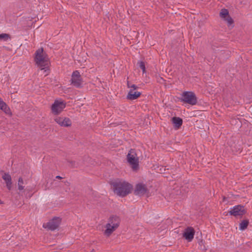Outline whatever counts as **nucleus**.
<instances>
[{
    "label": "nucleus",
    "instance_id": "1",
    "mask_svg": "<svg viewBox=\"0 0 252 252\" xmlns=\"http://www.w3.org/2000/svg\"><path fill=\"white\" fill-rule=\"evenodd\" d=\"M112 188L115 194L125 197L130 192L132 186L123 180H116L111 183Z\"/></svg>",
    "mask_w": 252,
    "mask_h": 252
},
{
    "label": "nucleus",
    "instance_id": "2",
    "mask_svg": "<svg viewBox=\"0 0 252 252\" xmlns=\"http://www.w3.org/2000/svg\"><path fill=\"white\" fill-rule=\"evenodd\" d=\"M120 218L116 215H112L108 220V222L105 225L106 229L104 234L109 237L120 226L121 223Z\"/></svg>",
    "mask_w": 252,
    "mask_h": 252
},
{
    "label": "nucleus",
    "instance_id": "3",
    "mask_svg": "<svg viewBox=\"0 0 252 252\" xmlns=\"http://www.w3.org/2000/svg\"><path fill=\"white\" fill-rule=\"evenodd\" d=\"M35 55L34 60L36 64L41 67V70L45 69V66L48 63V58L46 53L44 52L43 48H41L38 49Z\"/></svg>",
    "mask_w": 252,
    "mask_h": 252
},
{
    "label": "nucleus",
    "instance_id": "4",
    "mask_svg": "<svg viewBox=\"0 0 252 252\" xmlns=\"http://www.w3.org/2000/svg\"><path fill=\"white\" fill-rule=\"evenodd\" d=\"M127 160L133 171L139 168V158L134 149H131L127 155Z\"/></svg>",
    "mask_w": 252,
    "mask_h": 252
},
{
    "label": "nucleus",
    "instance_id": "5",
    "mask_svg": "<svg viewBox=\"0 0 252 252\" xmlns=\"http://www.w3.org/2000/svg\"><path fill=\"white\" fill-rule=\"evenodd\" d=\"M182 97L180 99L181 101L185 103L191 105H195L197 102V99L195 94L192 92H184L182 94Z\"/></svg>",
    "mask_w": 252,
    "mask_h": 252
},
{
    "label": "nucleus",
    "instance_id": "6",
    "mask_svg": "<svg viewBox=\"0 0 252 252\" xmlns=\"http://www.w3.org/2000/svg\"><path fill=\"white\" fill-rule=\"evenodd\" d=\"M61 222V219L59 217H54L49 222L44 223L43 227L48 230L53 231L56 229Z\"/></svg>",
    "mask_w": 252,
    "mask_h": 252
},
{
    "label": "nucleus",
    "instance_id": "7",
    "mask_svg": "<svg viewBox=\"0 0 252 252\" xmlns=\"http://www.w3.org/2000/svg\"><path fill=\"white\" fill-rule=\"evenodd\" d=\"M71 84L76 88H80L82 84V79L78 70L74 71L71 75Z\"/></svg>",
    "mask_w": 252,
    "mask_h": 252
},
{
    "label": "nucleus",
    "instance_id": "8",
    "mask_svg": "<svg viewBox=\"0 0 252 252\" xmlns=\"http://www.w3.org/2000/svg\"><path fill=\"white\" fill-rule=\"evenodd\" d=\"M65 107V103L63 101L55 100L51 106V111L53 114L58 115Z\"/></svg>",
    "mask_w": 252,
    "mask_h": 252
},
{
    "label": "nucleus",
    "instance_id": "9",
    "mask_svg": "<svg viewBox=\"0 0 252 252\" xmlns=\"http://www.w3.org/2000/svg\"><path fill=\"white\" fill-rule=\"evenodd\" d=\"M228 213L232 216H242L246 213V211L244 208V207L242 205H237L228 212Z\"/></svg>",
    "mask_w": 252,
    "mask_h": 252
},
{
    "label": "nucleus",
    "instance_id": "10",
    "mask_svg": "<svg viewBox=\"0 0 252 252\" xmlns=\"http://www.w3.org/2000/svg\"><path fill=\"white\" fill-rule=\"evenodd\" d=\"M55 121L60 126L63 127H69L72 125L71 120L69 118L63 117H56L54 119Z\"/></svg>",
    "mask_w": 252,
    "mask_h": 252
},
{
    "label": "nucleus",
    "instance_id": "11",
    "mask_svg": "<svg viewBox=\"0 0 252 252\" xmlns=\"http://www.w3.org/2000/svg\"><path fill=\"white\" fill-rule=\"evenodd\" d=\"M147 191L146 186L144 184L139 183L135 186L134 194L136 195L142 196L145 194Z\"/></svg>",
    "mask_w": 252,
    "mask_h": 252
},
{
    "label": "nucleus",
    "instance_id": "12",
    "mask_svg": "<svg viewBox=\"0 0 252 252\" xmlns=\"http://www.w3.org/2000/svg\"><path fill=\"white\" fill-rule=\"evenodd\" d=\"M195 231L193 227H188L185 229L183 233V237H184L189 242H190L194 238Z\"/></svg>",
    "mask_w": 252,
    "mask_h": 252
},
{
    "label": "nucleus",
    "instance_id": "13",
    "mask_svg": "<svg viewBox=\"0 0 252 252\" xmlns=\"http://www.w3.org/2000/svg\"><path fill=\"white\" fill-rule=\"evenodd\" d=\"M220 16L221 18L227 22L228 25H230L233 23V20L229 16L228 10L227 9H222L220 13Z\"/></svg>",
    "mask_w": 252,
    "mask_h": 252
},
{
    "label": "nucleus",
    "instance_id": "14",
    "mask_svg": "<svg viewBox=\"0 0 252 252\" xmlns=\"http://www.w3.org/2000/svg\"><path fill=\"white\" fill-rule=\"evenodd\" d=\"M2 178L5 181L7 189L10 190L12 189V179L9 173H4L2 176Z\"/></svg>",
    "mask_w": 252,
    "mask_h": 252
},
{
    "label": "nucleus",
    "instance_id": "15",
    "mask_svg": "<svg viewBox=\"0 0 252 252\" xmlns=\"http://www.w3.org/2000/svg\"><path fill=\"white\" fill-rule=\"evenodd\" d=\"M0 109L2 110L6 114L9 116L12 115L11 110L8 106L0 97Z\"/></svg>",
    "mask_w": 252,
    "mask_h": 252
},
{
    "label": "nucleus",
    "instance_id": "16",
    "mask_svg": "<svg viewBox=\"0 0 252 252\" xmlns=\"http://www.w3.org/2000/svg\"><path fill=\"white\" fill-rule=\"evenodd\" d=\"M141 94L140 92L129 91L126 98L129 100H134L138 98Z\"/></svg>",
    "mask_w": 252,
    "mask_h": 252
},
{
    "label": "nucleus",
    "instance_id": "17",
    "mask_svg": "<svg viewBox=\"0 0 252 252\" xmlns=\"http://www.w3.org/2000/svg\"><path fill=\"white\" fill-rule=\"evenodd\" d=\"M172 123L174 124L175 127L179 128L183 124V120L179 117H174L172 119Z\"/></svg>",
    "mask_w": 252,
    "mask_h": 252
},
{
    "label": "nucleus",
    "instance_id": "18",
    "mask_svg": "<svg viewBox=\"0 0 252 252\" xmlns=\"http://www.w3.org/2000/svg\"><path fill=\"white\" fill-rule=\"evenodd\" d=\"M249 220H243L240 223V229L241 230H244L248 226L249 224Z\"/></svg>",
    "mask_w": 252,
    "mask_h": 252
},
{
    "label": "nucleus",
    "instance_id": "19",
    "mask_svg": "<svg viewBox=\"0 0 252 252\" xmlns=\"http://www.w3.org/2000/svg\"><path fill=\"white\" fill-rule=\"evenodd\" d=\"M24 184V180L22 177H20L18 179V188L19 190L24 189L25 187L23 186Z\"/></svg>",
    "mask_w": 252,
    "mask_h": 252
},
{
    "label": "nucleus",
    "instance_id": "20",
    "mask_svg": "<svg viewBox=\"0 0 252 252\" xmlns=\"http://www.w3.org/2000/svg\"><path fill=\"white\" fill-rule=\"evenodd\" d=\"M127 88L130 89L129 91H134V90H136L138 88L135 85L132 84L131 83H130V82L128 81H127Z\"/></svg>",
    "mask_w": 252,
    "mask_h": 252
},
{
    "label": "nucleus",
    "instance_id": "21",
    "mask_svg": "<svg viewBox=\"0 0 252 252\" xmlns=\"http://www.w3.org/2000/svg\"><path fill=\"white\" fill-rule=\"evenodd\" d=\"M11 37L9 34L2 33L0 34V39H3L4 41H7L8 39H10Z\"/></svg>",
    "mask_w": 252,
    "mask_h": 252
},
{
    "label": "nucleus",
    "instance_id": "22",
    "mask_svg": "<svg viewBox=\"0 0 252 252\" xmlns=\"http://www.w3.org/2000/svg\"><path fill=\"white\" fill-rule=\"evenodd\" d=\"M139 67L142 70L143 73L146 72L145 64L144 62L140 61L138 63Z\"/></svg>",
    "mask_w": 252,
    "mask_h": 252
},
{
    "label": "nucleus",
    "instance_id": "23",
    "mask_svg": "<svg viewBox=\"0 0 252 252\" xmlns=\"http://www.w3.org/2000/svg\"><path fill=\"white\" fill-rule=\"evenodd\" d=\"M69 163L71 164V166L72 167H77V166L75 165V161H69Z\"/></svg>",
    "mask_w": 252,
    "mask_h": 252
},
{
    "label": "nucleus",
    "instance_id": "24",
    "mask_svg": "<svg viewBox=\"0 0 252 252\" xmlns=\"http://www.w3.org/2000/svg\"><path fill=\"white\" fill-rule=\"evenodd\" d=\"M56 179H62L63 178H62V177L60 176H57L56 177Z\"/></svg>",
    "mask_w": 252,
    "mask_h": 252
},
{
    "label": "nucleus",
    "instance_id": "25",
    "mask_svg": "<svg viewBox=\"0 0 252 252\" xmlns=\"http://www.w3.org/2000/svg\"><path fill=\"white\" fill-rule=\"evenodd\" d=\"M3 204V202L0 199V204Z\"/></svg>",
    "mask_w": 252,
    "mask_h": 252
}]
</instances>
